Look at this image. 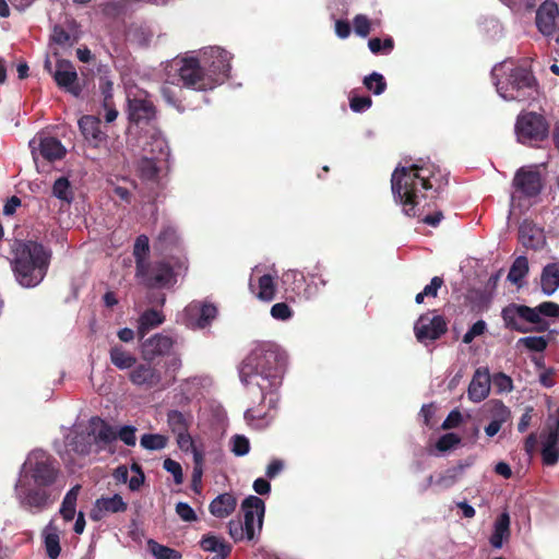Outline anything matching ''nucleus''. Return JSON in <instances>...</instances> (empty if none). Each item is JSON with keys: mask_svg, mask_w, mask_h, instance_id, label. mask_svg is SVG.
I'll return each instance as SVG.
<instances>
[{"mask_svg": "<svg viewBox=\"0 0 559 559\" xmlns=\"http://www.w3.org/2000/svg\"><path fill=\"white\" fill-rule=\"evenodd\" d=\"M57 461L46 451H32L23 463L14 485L19 506L32 514H39L57 501L63 484Z\"/></svg>", "mask_w": 559, "mask_h": 559, "instance_id": "nucleus-1", "label": "nucleus"}, {"mask_svg": "<svg viewBox=\"0 0 559 559\" xmlns=\"http://www.w3.org/2000/svg\"><path fill=\"white\" fill-rule=\"evenodd\" d=\"M286 353L274 343L258 344L242 360L239 378L250 394L259 393L261 402L269 409H275L278 403V390L282 386L286 367Z\"/></svg>", "mask_w": 559, "mask_h": 559, "instance_id": "nucleus-2", "label": "nucleus"}, {"mask_svg": "<svg viewBox=\"0 0 559 559\" xmlns=\"http://www.w3.org/2000/svg\"><path fill=\"white\" fill-rule=\"evenodd\" d=\"M447 183V175L430 162L419 160L408 166L399 165L391 176V190L396 203L409 217L420 216L424 212L423 191H438Z\"/></svg>", "mask_w": 559, "mask_h": 559, "instance_id": "nucleus-3", "label": "nucleus"}, {"mask_svg": "<svg viewBox=\"0 0 559 559\" xmlns=\"http://www.w3.org/2000/svg\"><path fill=\"white\" fill-rule=\"evenodd\" d=\"M117 439L116 429L99 417H92L84 429L74 427L64 438V462L74 463L75 457H85L107 450Z\"/></svg>", "mask_w": 559, "mask_h": 559, "instance_id": "nucleus-4", "label": "nucleus"}, {"mask_svg": "<svg viewBox=\"0 0 559 559\" xmlns=\"http://www.w3.org/2000/svg\"><path fill=\"white\" fill-rule=\"evenodd\" d=\"M11 253L10 264L16 282L25 288L38 286L47 274L51 252L36 241L15 240Z\"/></svg>", "mask_w": 559, "mask_h": 559, "instance_id": "nucleus-5", "label": "nucleus"}, {"mask_svg": "<svg viewBox=\"0 0 559 559\" xmlns=\"http://www.w3.org/2000/svg\"><path fill=\"white\" fill-rule=\"evenodd\" d=\"M491 76L499 96L504 100L523 102L532 97L536 91L533 74L525 68L513 67L508 60L496 64Z\"/></svg>", "mask_w": 559, "mask_h": 559, "instance_id": "nucleus-6", "label": "nucleus"}, {"mask_svg": "<svg viewBox=\"0 0 559 559\" xmlns=\"http://www.w3.org/2000/svg\"><path fill=\"white\" fill-rule=\"evenodd\" d=\"M166 72L183 86L195 91L213 88V81L205 75L201 59L193 56L174 59L166 68Z\"/></svg>", "mask_w": 559, "mask_h": 559, "instance_id": "nucleus-7", "label": "nucleus"}, {"mask_svg": "<svg viewBox=\"0 0 559 559\" xmlns=\"http://www.w3.org/2000/svg\"><path fill=\"white\" fill-rule=\"evenodd\" d=\"M548 133L549 126L542 115L536 112L519 115L515 123V134L520 143L534 145L545 140Z\"/></svg>", "mask_w": 559, "mask_h": 559, "instance_id": "nucleus-8", "label": "nucleus"}, {"mask_svg": "<svg viewBox=\"0 0 559 559\" xmlns=\"http://www.w3.org/2000/svg\"><path fill=\"white\" fill-rule=\"evenodd\" d=\"M200 59L205 75L213 81V88L216 84L223 83L230 71L231 56L221 47H206L200 51Z\"/></svg>", "mask_w": 559, "mask_h": 559, "instance_id": "nucleus-9", "label": "nucleus"}, {"mask_svg": "<svg viewBox=\"0 0 559 559\" xmlns=\"http://www.w3.org/2000/svg\"><path fill=\"white\" fill-rule=\"evenodd\" d=\"M502 319L507 328L521 333L531 331L527 323L539 325L544 330L547 323L540 318L537 307L531 308L524 305L511 304L502 310Z\"/></svg>", "mask_w": 559, "mask_h": 559, "instance_id": "nucleus-10", "label": "nucleus"}, {"mask_svg": "<svg viewBox=\"0 0 559 559\" xmlns=\"http://www.w3.org/2000/svg\"><path fill=\"white\" fill-rule=\"evenodd\" d=\"M130 382L142 390L163 391L169 386L160 369L153 365V361L136 364L129 373Z\"/></svg>", "mask_w": 559, "mask_h": 559, "instance_id": "nucleus-11", "label": "nucleus"}, {"mask_svg": "<svg viewBox=\"0 0 559 559\" xmlns=\"http://www.w3.org/2000/svg\"><path fill=\"white\" fill-rule=\"evenodd\" d=\"M217 316V308L210 302L193 300L178 316L177 322L191 330H201L211 324Z\"/></svg>", "mask_w": 559, "mask_h": 559, "instance_id": "nucleus-12", "label": "nucleus"}, {"mask_svg": "<svg viewBox=\"0 0 559 559\" xmlns=\"http://www.w3.org/2000/svg\"><path fill=\"white\" fill-rule=\"evenodd\" d=\"M447 330L448 324L444 318L440 314H436L435 312L421 314L414 325V332L417 341L425 345L440 338Z\"/></svg>", "mask_w": 559, "mask_h": 559, "instance_id": "nucleus-13", "label": "nucleus"}, {"mask_svg": "<svg viewBox=\"0 0 559 559\" xmlns=\"http://www.w3.org/2000/svg\"><path fill=\"white\" fill-rule=\"evenodd\" d=\"M128 116L132 122H147L155 116V108L145 91L136 87L127 93Z\"/></svg>", "mask_w": 559, "mask_h": 559, "instance_id": "nucleus-14", "label": "nucleus"}, {"mask_svg": "<svg viewBox=\"0 0 559 559\" xmlns=\"http://www.w3.org/2000/svg\"><path fill=\"white\" fill-rule=\"evenodd\" d=\"M29 147L35 162L39 157L48 162L59 160L67 153L66 147L58 139L43 133L37 134L29 141Z\"/></svg>", "mask_w": 559, "mask_h": 559, "instance_id": "nucleus-15", "label": "nucleus"}, {"mask_svg": "<svg viewBox=\"0 0 559 559\" xmlns=\"http://www.w3.org/2000/svg\"><path fill=\"white\" fill-rule=\"evenodd\" d=\"M513 187L515 192L512 195V200H514L518 194L526 198L536 197L540 193L543 188L542 176L535 166L522 167L516 171L513 178Z\"/></svg>", "mask_w": 559, "mask_h": 559, "instance_id": "nucleus-16", "label": "nucleus"}, {"mask_svg": "<svg viewBox=\"0 0 559 559\" xmlns=\"http://www.w3.org/2000/svg\"><path fill=\"white\" fill-rule=\"evenodd\" d=\"M245 516V530L247 539L252 540L254 536L262 530L264 502L257 496L247 497L241 504Z\"/></svg>", "mask_w": 559, "mask_h": 559, "instance_id": "nucleus-17", "label": "nucleus"}, {"mask_svg": "<svg viewBox=\"0 0 559 559\" xmlns=\"http://www.w3.org/2000/svg\"><path fill=\"white\" fill-rule=\"evenodd\" d=\"M175 344L176 338L174 336L166 333H156L140 344L142 358L145 361H154L156 358L169 354Z\"/></svg>", "mask_w": 559, "mask_h": 559, "instance_id": "nucleus-18", "label": "nucleus"}, {"mask_svg": "<svg viewBox=\"0 0 559 559\" xmlns=\"http://www.w3.org/2000/svg\"><path fill=\"white\" fill-rule=\"evenodd\" d=\"M559 8L552 0L544 1L536 10L535 24L540 34L552 36L558 28Z\"/></svg>", "mask_w": 559, "mask_h": 559, "instance_id": "nucleus-19", "label": "nucleus"}, {"mask_svg": "<svg viewBox=\"0 0 559 559\" xmlns=\"http://www.w3.org/2000/svg\"><path fill=\"white\" fill-rule=\"evenodd\" d=\"M258 269H253L250 281H249V289L250 292L261 301L271 302L275 299L277 285H276V275L263 274L258 276L257 281L254 280L255 273Z\"/></svg>", "mask_w": 559, "mask_h": 559, "instance_id": "nucleus-20", "label": "nucleus"}, {"mask_svg": "<svg viewBox=\"0 0 559 559\" xmlns=\"http://www.w3.org/2000/svg\"><path fill=\"white\" fill-rule=\"evenodd\" d=\"M308 282L302 272L289 270L283 274V282L292 286V290L300 297L309 299L319 292L318 284L313 281L314 275L310 276Z\"/></svg>", "mask_w": 559, "mask_h": 559, "instance_id": "nucleus-21", "label": "nucleus"}, {"mask_svg": "<svg viewBox=\"0 0 559 559\" xmlns=\"http://www.w3.org/2000/svg\"><path fill=\"white\" fill-rule=\"evenodd\" d=\"M58 86L64 88L74 96H79L81 87L78 83V73L74 66L67 60H59L53 74Z\"/></svg>", "mask_w": 559, "mask_h": 559, "instance_id": "nucleus-22", "label": "nucleus"}, {"mask_svg": "<svg viewBox=\"0 0 559 559\" xmlns=\"http://www.w3.org/2000/svg\"><path fill=\"white\" fill-rule=\"evenodd\" d=\"M128 509L127 502L119 493L111 497H100L96 499L91 511V518L94 521H100L108 514L121 513Z\"/></svg>", "mask_w": 559, "mask_h": 559, "instance_id": "nucleus-23", "label": "nucleus"}, {"mask_svg": "<svg viewBox=\"0 0 559 559\" xmlns=\"http://www.w3.org/2000/svg\"><path fill=\"white\" fill-rule=\"evenodd\" d=\"M490 384L491 380L488 368H477L468 385V399L474 403L484 401L490 393Z\"/></svg>", "mask_w": 559, "mask_h": 559, "instance_id": "nucleus-24", "label": "nucleus"}, {"mask_svg": "<svg viewBox=\"0 0 559 559\" xmlns=\"http://www.w3.org/2000/svg\"><path fill=\"white\" fill-rule=\"evenodd\" d=\"M80 130L84 139L94 147L106 144L107 135L102 130V122L97 117L84 116L79 120Z\"/></svg>", "mask_w": 559, "mask_h": 559, "instance_id": "nucleus-25", "label": "nucleus"}, {"mask_svg": "<svg viewBox=\"0 0 559 559\" xmlns=\"http://www.w3.org/2000/svg\"><path fill=\"white\" fill-rule=\"evenodd\" d=\"M142 153L146 157L159 160V163H168L170 156L166 139L157 131L150 135L142 148Z\"/></svg>", "mask_w": 559, "mask_h": 559, "instance_id": "nucleus-26", "label": "nucleus"}, {"mask_svg": "<svg viewBox=\"0 0 559 559\" xmlns=\"http://www.w3.org/2000/svg\"><path fill=\"white\" fill-rule=\"evenodd\" d=\"M472 465V462H460L456 466L450 467L437 476L430 475L428 477V486H437L440 489H448L454 486L463 476L466 468Z\"/></svg>", "mask_w": 559, "mask_h": 559, "instance_id": "nucleus-27", "label": "nucleus"}, {"mask_svg": "<svg viewBox=\"0 0 559 559\" xmlns=\"http://www.w3.org/2000/svg\"><path fill=\"white\" fill-rule=\"evenodd\" d=\"M542 460L547 466H554L559 461V432L546 429L540 435Z\"/></svg>", "mask_w": 559, "mask_h": 559, "instance_id": "nucleus-28", "label": "nucleus"}, {"mask_svg": "<svg viewBox=\"0 0 559 559\" xmlns=\"http://www.w3.org/2000/svg\"><path fill=\"white\" fill-rule=\"evenodd\" d=\"M519 238L525 248L532 250H539L546 245L544 230L530 222H524L520 226Z\"/></svg>", "mask_w": 559, "mask_h": 559, "instance_id": "nucleus-29", "label": "nucleus"}, {"mask_svg": "<svg viewBox=\"0 0 559 559\" xmlns=\"http://www.w3.org/2000/svg\"><path fill=\"white\" fill-rule=\"evenodd\" d=\"M62 528L58 526L56 519H51L43 528L41 537L45 545L46 554L50 559H57L61 552L60 535Z\"/></svg>", "mask_w": 559, "mask_h": 559, "instance_id": "nucleus-30", "label": "nucleus"}, {"mask_svg": "<svg viewBox=\"0 0 559 559\" xmlns=\"http://www.w3.org/2000/svg\"><path fill=\"white\" fill-rule=\"evenodd\" d=\"M511 520L508 511H503L493 522L492 534L489 538L490 545L495 549L502 548L503 544L511 537Z\"/></svg>", "mask_w": 559, "mask_h": 559, "instance_id": "nucleus-31", "label": "nucleus"}, {"mask_svg": "<svg viewBox=\"0 0 559 559\" xmlns=\"http://www.w3.org/2000/svg\"><path fill=\"white\" fill-rule=\"evenodd\" d=\"M559 288V261L546 264L540 273V289L545 296L554 295Z\"/></svg>", "mask_w": 559, "mask_h": 559, "instance_id": "nucleus-32", "label": "nucleus"}, {"mask_svg": "<svg viewBox=\"0 0 559 559\" xmlns=\"http://www.w3.org/2000/svg\"><path fill=\"white\" fill-rule=\"evenodd\" d=\"M165 321L162 311L155 309L145 310L138 320V334L143 338L151 330L158 328Z\"/></svg>", "mask_w": 559, "mask_h": 559, "instance_id": "nucleus-33", "label": "nucleus"}, {"mask_svg": "<svg viewBox=\"0 0 559 559\" xmlns=\"http://www.w3.org/2000/svg\"><path fill=\"white\" fill-rule=\"evenodd\" d=\"M148 249V238L145 235L139 236L134 243L133 254L136 261V276L140 278H144L148 271L146 261Z\"/></svg>", "mask_w": 559, "mask_h": 559, "instance_id": "nucleus-34", "label": "nucleus"}, {"mask_svg": "<svg viewBox=\"0 0 559 559\" xmlns=\"http://www.w3.org/2000/svg\"><path fill=\"white\" fill-rule=\"evenodd\" d=\"M237 506V500L231 493H222L210 503V512L219 519L230 515Z\"/></svg>", "mask_w": 559, "mask_h": 559, "instance_id": "nucleus-35", "label": "nucleus"}, {"mask_svg": "<svg viewBox=\"0 0 559 559\" xmlns=\"http://www.w3.org/2000/svg\"><path fill=\"white\" fill-rule=\"evenodd\" d=\"M162 95L164 99L171 106L176 107L178 110H182L179 102V97L181 94L180 83L173 76L166 72V79L164 84L160 87Z\"/></svg>", "mask_w": 559, "mask_h": 559, "instance_id": "nucleus-36", "label": "nucleus"}, {"mask_svg": "<svg viewBox=\"0 0 559 559\" xmlns=\"http://www.w3.org/2000/svg\"><path fill=\"white\" fill-rule=\"evenodd\" d=\"M168 163H159L151 157L142 155L138 164L139 176L145 181H155L159 171L167 166Z\"/></svg>", "mask_w": 559, "mask_h": 559, "instance_id": "nucleus-37", "label": "nucleus"}, {"mask_svg": "<svg viewBox=\"0 0 559 559\" xmlns=\"http://www.w3.org/2000/svg\"><path fill=\"white\" fill-rule=\"evenodd\" d=\"M109 357L111 364L120 370L133 369L136 365V357L119 345L110 348Z\"/></svg>", "mask_w": 559, "mask_h": 559, "instance_id": "nucleus-38", "label": "nucleus"}, {"mask_svg": "<svg viewBox=\"0 0 559 559\" xmlns=\"http://www.w3.org/2000/svg\"><path fill=\"white\" fill-rule=\"evenodd\" d=\"M200 546L204 551L215 552V556H222L223 559L230 554L231 547L229 544L216 535L209 534L202 537Z\"/></svg>", "mask_w": 559, "mask_h": 559, "instance_id": "nucleus-39", "label": "nucleus"}, {"mask_svg": "<svg viewBox=\"0 0 559 559\" xmlns=\"http://www.w3.org/2000/svg\"><path fill=\"white\" fill-rule=\"evenodd\" d=\"M81 490L80 485L73 486L63 497L61 502L59 514L62 516L64 522L72 521L76 513V501Z\"/></svg>", "mask_w": 559, "mask_h": 559, "instance_id": "nucleus-40", "label": "nucleus"}, {"mask_svg": "<svg viewBox=\"0 0 559 559\" xmlns=\"http://www.w3.org/2000/svg\"><path fill=\"white\" fill-rule=\"evenodd\" d=\"M153 277L148 278L147 274L142 281L146 282L150 285L164 287L173 283L174 280V271L166 263H159L154 267Z\"/></svg>", "mask_w": 559, "mask_h": 559, "instance_id": "nucleus-41", "label": "nucleus"}, {"mask_svg": "<svg viewBox=\"0 0 559 559\" xmlns=\"http://www.w3.org/2000/svg\"><path fill=\"white\" fill-rule=\"evenodd\" d=\"M167 424L174 435L189 430L192 417L179 411H170L167 414Z\"/></svg>", "mask_w": 559, "mask_h": 559, "instance_id": "nucleus-42", "label": "nucleus"}, {"mask_svg": "<svg viewBox=\"0 0 559 559\" xmlns=\"http://www.w3.org/2000/svg\"><path fill=\"white\" fill-rule=\"evenodd\" d=\"M528 270H530V267H528L527 258L524 255H520L513 261V263L510 267V271L508 273V280L512 284H515L519 287H521L522 281L527 275Z\"/></svg>", "mask_w": 559, "mask_h": 559, "instance_id": "nucleus-43", "label": "nucleus"}, {"mask_svg": "<svg viewBox=\"0 0 559 559\" xmlns=\"http://www.w3.org/2000/svg\"><path fill=\"white\" fill-rule=\"evenodd\" d=\"M140 444L145 450L159 451L167 447L168 437L160 433H145L141 437Z\"/></svg>", "mask_w": 559, "mask_h": 559, "instance_id": "nucleus-44", "label": "nucleus"}, {"mask_svg": "<svg viewBox=\"0 0 559 559\" xmlns=\"http://www.w3.org/2000/svg\"><path fill=\"white\" fill-rule=\"evenodd\" d=\"M380 20H369L365 14H357L353 20L354 32L356 35L365 38L367 37L372 27L379 26Z\"/></svg>", "mask_w": 559, "mask_h": 559, "instance_id": "nucleus-45", "label": "nucleus"}, {"mask_svg": "<svg viewBox=\"0 0 559 559\" xmlns=\"http://www.w3.org/2000/svg\"><path fill=\"white\" fill-rule=\"evenodd\" d=\"M548 341L544 336H525L518 340L516 346H523L530 352L542 353L547 348Z\"/></svg>", "mask_w": 559, "mask_h": 559, "instance_id": "nucleus-46", "label": "nucleus"}, {"mask_svg": "<svg viewBox=\"0 0 559 559\" xmlns=\"http://www.w3.org/2000/svg\"><path fill=\"white\" fill-rule=\"evenodd\" d=\"M52 194L61 201L70 203L73 199V192L69 180L66 177L58 178L52 186Z\"/></svg>", "mask_w": 559, "mask_h": 559, "instance_id": "nucleus-47", "label": "nucleus"}, {"mask_svg": "<svg viewBox=\"0 0 559 559\" xmlns=\"http://www.w3.org/2000/svg\"><path fill=\"white\" fill-rule=\"evenodd\" d=\"M148 548L155 559H180L181 555L179 551L160 545L154 540H148Z\"/></svg>", "mask_w": 559, "mask_h": 559, "instance_id": "nucleus-48", "label": "nucleus"}, {"mask_svg": "<svg viewBox=\"0 0 559 559\" xmlns=\"http://www.w3.org/2000/svg\"><path fill=\"white\" fill-rule=\"evenodd\" d=\"M488 406L490 407L491 420L503 425L510 419L511 411L501 401H490Z\"/></svg>", "mask_w": 559, "mask_h": 559, "instance_id": "nucleus-49", "label": "nucleus"}, {"mask_svg": "<svg viewBox=\"0 0 559 559\" xmlns=\"http://www.w3.org/2000/svg\"><path fill=\"white\" fill-rule=\"evenodd\" d=\"M230 451L236 456H245L250 451V442L243 435H234L229 440Z\"/></svg>", "mask_w": 559, "mask_h": 559, "instance_id": "nucleus-50", "label": "nucleus"}, {"mask_svg": "<svg viewBox=\"0 0 559 559\" xmlns=\"http://www.w3.org/2000/svg\"><path fill=\"white\" fill-rule=\"evenodd\" d=\"M365 86L373 92L376 95H380L385 91L386 83L382 74L373 72L364 79Z\"/></svg>", "mask_w": 559, "mask_h": 559, "instance_id": "nucleus-51", "label": "nucleus"}, {"mask_svg": "<svg viewBox=\"0 0 559 559\" xmlns=\"http://www.w3.org/2000/svg\"><path fill=\"white\" fill-rule=\"evenodd\" d=\"M245 418L249 425L261 429L269 425L270 419H267V414H262L261 411L249 408L245 413Z\"/></svg>", "mask_w": 559, "mask_h": 559, "instance_id": "nucleus-52", "label": "nucleus"}, {"mask_svg": "<svg viewBox=\"0 0 559 559\" xmlns=\"http://www.w3.org/2000/svg\"><path fill=\"white\" fill-rule=\"evenodd\" d=\"M271 317L276 321H288L294 316V310L286 302H277L271 307Z\"/></svg>", "mask_w": 559, "mask_h": 559, "instance_id": "nucleus-53", "label": "nucleus"}, {"mask_svg": "<svg viewBox=\"0 0 559 559\" xmlns=\"http://www.w3.org/2000/svg\"><path fill=\"white\" fill-rule=\"evenodd\" d=\"M163 467L165 471H167L169 474L173 475L174 481L176 485H181L183 481V473L181 465L173 460V459H166L163 463Z\"/></svg>", "mask_w": 559, "mask_h": 559, "instance_id": "nucleus-54", "label": "nucleus"}, {"mask_svg": "<svg viewBox=\"0 0 559 559\" xmlns=\"http://www.w3.org/2000/svg\"><path fill=\"white\" fill-rule=\"evenodd\" d=\"M368 47L373 53L390 52L393 49V39L391 37L381 40L380 38H371Z\"/></svg>", "mask_w": 559, "mask_h": 559, "instance_id": "nucleus-55", "label": "nucleus"}, {"mask_svg": "<svg viewBox=\"0 0 559 559\" xmlns=\"http://www.w3.org/2000/svg\"><path fill=\"white\" fill-rule=\"evenodd\" d=\"M135 431V427L126 425L120 427L119 430H116V433L117 438H119L124 444L133 447L136 442Z\"/></svg>", "mask_w": 559, "mask_h": 559, "instance_id": "nucleus-56", "label": "nucleus"}, {"mask_svg": "<svg viewBox=\"0 0 559 559\" xmlns=\"http://www.w3.org/2000/svg\"><path fill=\"white\" fill-rule=\"evenodd\" d=\"M487 324L484 320L475 322L463 336V343L469 344L475 337L480 336L485 333Z\"/></svg>", "mask_w": 559, "mask_h": 559, "instance_id": "nucleus-57", "label": "nucleus"}, {"mask_svg": "<svg viewBox=\"0 0 559 559\" xmlns=\"http://www.w3.org/2000/svg\"><path fill=\"white\" fill-rule=\"evenodd\" d=\"M461 442V439L455 433H445L439 438L436 448L440 452H445Z\"/></svg>", "mask_w": 559, "mask_h": 559, "instance_id": "nucleus-58", "label": "nucleus"}, {"mask_svg": "<svg viewBox=\"0 0 559 559\" xmlns=\"http://www.w3.org/2000/svg\"><path fill=\"white\" fill-rule=\"evenodd\" d=\"M492 382H493V385L496 386L497 391L500 393L511 392L513 389L512 379L502 372L495 374Z\"/></svg>", "mask_w": 559, "mask_h": 559, "instance_id": "nucleus-59", "label": "nucleus"}, {"mask_svg": "<svg viewBox=\"0 0 559 559\" xmlns=\"http://www.w3.org/2000/svg\"><path fill=\"white\" fill-rule=\"evenodd\" d=\"M229 535L235 542L247 539L245 523L239 520H233L228 523Z\"/></svg>", "mask_w": 559, "mask_h": 559, "instance_id": "nucleus-60", "label": "nucleus"}, {"mask_svg": "<svg viewBox=\"0 0 559 559\" xmlns=\"http://www.w3.org/2000/svg\"><path fill=\"white\" fill-rule=\"evenodd\" d=\"M175 437H176L177 445L183 452L188 453L191 449H193V447L197 445L194 443V440H193L192 436L190 435L189 430L177 433V435H175Z\"/></svg>", "mask_w": 559, "mask_h": 559, "instance_id": "nucleus-61", "label": "nucleus"}, {"mask_svg": "<svg viewBox=\"0 0 559 559\" xmlns=\"http://www.w3.org/2000/svg\"><path fill=\"white\" fill-rule=\"evenodd\" d=\"M372 100L369 96H354L350 98V109L355 112L366 111L371 107Z\"/></svg>", "mask_w": 559, "mask_h": 559, "instance_id": "nucleus-62", "label": "nucleus"}, {"mask_svg": "<svg viewBox=\"0 0 559 559\" xmlns=\"http://www.w3.org/2000/svg\"><path fill=\"white\" fill-rule=\"evenodd\" d=\"M537 311L543 317L557 318L559 317V305L552 301H545L537 306Z\"/></svg>", "mask_w": 559, "mask_h": 559, "instance_id": "nucleus-63", "label": "nucleus"}, {"mask_svg": "<svg viewBox=\"0 0 559 559\" xmlns=\"http://www.w3.org/2000/svg\"><path fill=\"white\" fill-rule=\"evenodd\" d=\"M51 40L57 45L66 46L70 44L71 36L63 27L56 25L52 29Z\"/></svg>", "mask_w": 559, "mask_h": 559, "instance_id": "nucleus-64", "label": "nucleus"}]
</instances>
